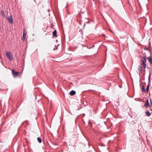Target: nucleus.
<instances>
[{
	"label": "nucleus",
	"instance_id": "f257e3e1",
	"mask_svg": "<svg viewBox=\"0 0 152 152\" xmlns=\"http://www.w3.org/2000/svg\"><path fill=\"white\" fill-rule=\"evenodd\" d=\"M140 58L141 59V61L142 62V65L143 66L144 68H145L146 67V64L145 63L146 61V60L145 58V56H140Z\"/></svg>",
	"mask_w": 152,
	"mask_h": 152
},
{
	"label": "nucleus",
	"instance_id": "ddd939ff",
	"mask_svg": "<svg viewBox=\"0 0 152 152\" xmlns=\"http://www.w3.org/2000/svg\"><path fill=\"white\" fill-rule=\"evenodd\" d=\"M142 67L141 66H139L138 67V70L140 71V73H141L142 72Z\"/></svg>",
	"mask_w": 152,
	"mask_h": 152
},
{
	"label": "nucleus",
	"instance_id": "f3484780",
	"mask_svg": "<svg viewBox=\"0 0 152 152\" xmlns=\"http://www.w3.org/2000/svg\"><path fill=\"white\" fill-rule=\"evenodd\" d=\"M150 75L149 76V80H150Z\"/></svg>",
	"mask_w": 152,
	"mask_h": 152
},
{
	"label": "nucleus",
	"instance_id": "2eb2a0df",
	"mask_svg": "<svg viewBox=\"0 0 152 152\" xmlns=\"http://www.w3.org/2000/svg\"><path fill=\"white\" fill-rule=\"evenodd\" d=\"M149 88V84H148L147 86V87L146 89V90L147 92H148V91Z\"/></svg>",
	"mask_w": 152,
	"mask_h": 152
},
{
	"label": "nucleus",
	"instance_id": "a211bd4d",
	"mask_svg": "<svg viewBox=\"0 0 152 152\" xmlns=\"http://www.w3.org/2000/svg\"><path fill=\"white\" fill-rule=\"evenodd\" d=\"M150 102L151 103V104H152V101L151 100H150Z\"/></svg>",
	"mask_w": 152,
	"mask_h": 152
},
{
	"label": "nucleus",
	"instance_id": "dca6fc26",
	"mask_svg": "<svg viewBox=\"0 0 152 152\" xmlns=\"http://www.w3.org/2000/svg\"><path fill=\"white\" fill-rule=\"evenodd\" d=\"M145 50H148V48H145Z\"/></svg>",
	"mask_w": 152,
	"mask_h": 152
},
{
	"label": "nucleus",
	"instance_id": "4468645a",
	"mask_svg": "<svg viewBox=\"0 0 152 152\" xmlns=\"http://www.w3.org/2000/svg\"><path fill=\"white\" fill-rule=\"evenodd\" d=\"M142 91L143 92H145V87L143 86H142Z\"/></svg>",
	"mask_w": 152,
	"mask_h": 152
},
{
	"label": "nucleus",
	"instance_id": "20e7f679",
	"mask_svg": "<svg viewBox=\"0 0 152 152\" xmlns=\"http://www.w3.org/2000/svg\"><path fill=\"white\" fill-rule=\"evenodd\" d=\"M8 20L11 23H13V18L12 16L11 15L9 17H7V18Z\"/></svg>",
	"mask_w": 152,
	"mask_h": 152
},
{
	"label": "nucleus",
	"instance_id": "9b49d317",
	"mask_svg": "<svg viewBox=\"0 0 152 152\" xmlns=\"http://www.w3.org/2000/svg\"><path fill=\"white\" fill-rule=\"evenodd\" d=\"M37 140L38 141L39 143H41L42 142V140L41 138L39 137L37 138Z\"/></svg>",
	"mask_w": 152,
	"mask_h": 152
},
{
	"label": "nucleus",
	"instance_id": "39448f33",
	"mask_svg": "<svg viewBox=\"0 0 152 152\" xmlns=\"http://www.w3.org/2000/svg\"><path fill=\"white\" fill-rule=\"evenodd\" d=\"M26 35V33L25 31V30H24L23 32V39L24 40L25 39V37Z\"/></svg>",
	"mask_w": 152,
	"mask_h": 152
},
{
	"label": "nucleus",
	"instance_id": "f03ea898",
	"mask_svg": "<svg viewBox=\"0 0 152 152\" xmlns=\"http://www.w3.org/2000/svg\"><path fill=\"white\" fill-rule=\"evenodd\" d=\"M6 54L8 58L10 61H11L13 60V56L12 54L10 52L6 51Z\"/></svg>",
	"mask_w": 152,
	"mask_h": 152
},
{
	"label": "nucleus",
	"instance_id": "6ab92c4d",
	"mask_svg": "<svg viewBox=\"0 0 152 152\" xmlns=\"http://www.w3.org/2000/svg\"><path fill=\"white\" fill-rule=\"evenodd\" d=\"M119 86L120 87V88H121L122 87V85H121V86Z\"/></svg>",
	"mask_w": 152,
	"mask_h": 152
},
{
	"label": "nucleus",
	"instance_id": "7ed1b4c3",
	"mask_svg": "<svg viewBox=\"0 0 152 152\" xmlns=\"http://www.w3.org/2000/svg\"><path fill=\"white\" fill-rule=\"evenodd\" d=\"M12 73L13 74V76L15 77H16L18 76L19 74L18 72H16L15 71L14 69L12 70Z\"/></svg>",
	"mask_w": 152,
	"mask_h": 152
},
{
	"label": "nucleus",
	"instance_id": "1a4fd4ad",
	"mask_svg": "<svg viewBox=\"0 0 152 152\" xmlns=\"http://www.w3.org/2000/svg\"><path fill=\"white\" fill-rule=\"evenodd\" d=\"M53 36L55 37H57V31H56V30H55L53 31Z\"/></svg>",
	"mask_w": 152,
	"mask_h": 152
},
{
	"label": "nucleus",
	"instance_id": "6e6552de",
	"mask_svg": "<svg viewBox=\"0 0 152 152\" xmlns=\"http://www.w3.org/2000/svg\"><path fill=\"white\" fill-rule=\"evenodd\" d=\"M148 61L150 62V63L152 64V58L150 57H148L147 58Z\"/></svg>",
	"mask_w": 152,
	"mask_h": 152
},
{
	"label": "nucleus",
	"instance_id": "0eeeda50",
	"mask_svg": "<svg viewBox=\"0 0 152 152\" xmlns=\"http://www.w3.org/2000/svg\"><path fill=\"white\" fill-rule=\"evenodd\" d=\"M70 94L71 96H73L75 95L76 93V92L72 90L70 92Z\"/></svg>",
	"mask_w": 152,
	"mask_h": 152
},
{
	"label": "nucleus",
	"instance_id": "9d476101",
	"mask_svg": "<svg viewBox=\"0 0 152 152\" xmlns=\"http://www.w3.org/2000/svg\"><path fill=\"white\" fill-rule=\"evenodd\" d=\"M1 12L2 16H3V17H5V14L4 11L3 10H1Z\"/></svg>",
	"mask_w": 152,
	"mask_h": 152
},
{
	"label": "nucleus",
	"instance_id": "423d86ee",
	"mask_svg": "<svg viewBox=\"0 0 152 152\" xmlns=\"http://www.w3.org/2000/svg\"><path fill=\"white\" fill-rule=\"evenodd\" d=\"M149 104L148 100V99L147 100L145 104H144V106L146 107H147Z\"/></svg>",
	"mask_w": 152,
	"mask_h": 152
},
{
	"label": "nucleus",
	"instance_id": "f8f14e48",
	"mask_svg": "<svg viewBox=\"0 0 152 152\" xmlns=\"http://www.w3.org/2000/svg\"><path fill=\"white\" fill-rule=\"evenodd\" d=\"M145 114L148 116H150L151 115V113L149 111H146L145 112Z\"/></svg>",
	"mask_w": 152,
	"mask_h": 152
}]
</instances>
